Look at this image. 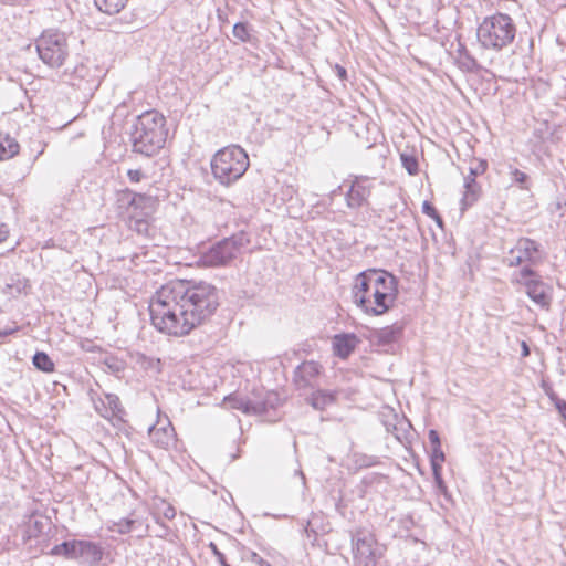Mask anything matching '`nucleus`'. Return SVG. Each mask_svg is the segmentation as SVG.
I'll return each instance as SVG.
<instances>
[{"label": "nucleus", "mask_w": 566, "mask_h": 566, "mask_svg": "<svg viewBox=\"0 0 566 566\" xmlns=\"http://www.w3.org/2000/svg\"><path fill=\"white\" fill-rule=\"evenodd\" d=\"M233 36L242 42H247L250 38L247 23L238 22L233 25Z\"/></svg>", "instance_id": "2f4dec72"}, {"label": "nucleus", "mask_w": 566, "mask_h": 566, "mask_svg": "<svg viewBox=\"0 0 566 566\" xmlns=\"http://www.w3.org/2000/svg\"><path fill=\"white\" fill-rule=\"evenodd\" d=\"M512 282L523 285L527 296L539 307L548 308L552 302L553 287L530 265L523 266L512 276Z\"/></svg>", "instance_id": "1a4fd4ad"}, {"label": "nucleus", "mask_w": 566, "mask_h": 566, "mask_svg": "<svg viewBox=\"0 0 566 566\" xmlns=\"http://www.w3.org/2000/svg\"><path fill=\"white\" fill-rule=\"evenodd\" d=\"M511 180L516 184L522 190L530 189V177L517 168L510 166Z\"/></svg>", "instance_id": "c85d7f7f"}, {"label": "nucleus", "mask_w": 566, "mask_h": 566, "mask_svg": "<svg viewBox=\"0 0 566 566\" xmlns=\"http://www.w3.org/2000/svg\"><path fill=\"white\" fill-rule=\"evenodd\" d=\"M136 523L137 521L133 518H120L114 522L113 525L109 526V530L119 534H128L134 530Z\"/></svg>", "instance_id": "c756f323"}, {"label": "nucleus", "mask_w": 566, "mask_h": 566, "mask_svg": "<svg viewBox=\"0 0 566 566\" xmlns=\"http://www.w3.org/2000/svg\"><path fill=\"white\" fill-rule=\"evenodd\" d=\"M402 167L408 171L409 175L415 176L418 174V160L413 155L402 153L400 155Z\"/></svg>", "instance_id": "7c9ffc66"}, {"label": "nucleus", "mask_w": 566, "mask_h": 566, "mask_svg": "<svg viewBox=\"0 0 566 566\" xmlns=\"http://www.w3.org/2000/svg\"><path fill=\"white\" fill-rule=\"evenodd\" d=\"M154 516L156 518V522L160 524V526L163 527L165 534H167L169 528L165 524L159 522V517L163 516L166 520H174L176 516V509L165 500H159L158 502L155 503Z\"/></svg>", "instance_id": "b1692460"}, {"label": "nucleus", "mask_w": 566, "mask_h": 566, "mask_svg": "<svg viewBox=\"0 0 566 566\" xmlns=\"http://www.w3.org/2000/svg\"><path fill=\"white\" fill-rule=\"evenodd\" d=\"M349 184L345 192L346 206L352 210H358L369 206V197L374 189L373 180L367 176H350L344 181Z\"/></svg>", "instance_id": "9d476101"}, {"label": "nucleus", "mask_w": 566, "mask_h": 566, "mask_svg": "<svg viewBox=\"0 0 566 566\" xmlns=\"http://www.w3.org/2000/svg\"><path fill=\"white\" fill-rule=\"evenodd\" d=\"M340 189H342V186H338V188L336 190H334L333 193L335 195Z\"/></svg>", "instance_id": "864d4df0"}, {"label": "nucleus", "mask_w": 566, "mask_h": 566, "mask_svg": "<svg viewBox=\"0 0 566 566\" xmlns=\"http://www.w3.org/2000/svg\"><path fill=\"white\" fill-rule=\"evenodd\" d=\"M488 169V163L483 159H473L469 166V174L464 177V195L462 205L464 207L472 206L478 201L481 187L476 182V177L483 175Z\"/></svg>", "instance_id": "4468645a"}, {"label": "nucleus", "mask_w": 566, "mask_h": 566, "mask_svg": "<svg viewBox=\"0 0 566 566\" xmlns=\"http://www.w3.org/2000/svg\"><path fill=\"white\" fill-rule=\"evenodd\" d=\"M34 530H36L39 533L42 532V522L41 521H34L33 523Z\"/></svg>", "instance_id": "09e8293b"}, {"label": "nucleus", "mask_w": 566, "mask_h": 566, "mask_svg": "<svg viewBox=\"0 0 566 566\" xmlns=\"http://www.w3.org/2000/svg\"><path fill=\"white\" fill-rule=\"evenodd\" d=\"M522 346H523V353H522V355H523L524 357L528 356V355H530V349H528V347H527L526 343H525V342H523V343H522Z\"/></svg>", "instance_id": "8fccbe9b"}, {"label": "nucleus", "mask_w": 566, "mask_h": 566, "mask_svg": "<svg viewBox=\"0 0 566 566\" xmlns=\"http://www.w3.org/2000/svg\"><path fill=\"white\" fill-rule=\"evenodd\" d=\"M148 436L154 446L164 450H168L176 441L175 429L168 420L165 423L158 420L156 424L150 426Z\"/></svg>", "instance_id": "dca6fc26"}, {"label": "nucleus", "mask_w": 566, "mask_h": 566, "mask_svg": "<svg viewBox=\"0 0 566 566\" xmlns=\"http://www.w3.org/2000/svg\"><path fill=\"white\" fill-rule=\"evenodd\" d=\"M245 558L258 566H272L268 560L263 559L258 553L249 551Z\"/></svg>", "instance_id": "f704fd0d"}, {"label": "nucleus", "mask_w": 566, "mask_h": 566, "mask_svg": "<svg viewBox=\"0 0 566 566\" xmlns=\"http://www.w3.org/2000/svg\"><path fill=\"white\" fill-rule=\"evenodd\" d=\"M353 553L356 566H368L375 559V536L367 531H357L352 535Z\"/></svg>", "instance_id": "ddd939ff"}, {"label": "nucleus", "mask_w": 566, "mask_h": 566, "mask_svg": "<svg viewBox=\"0 0 566 566\" xmlns=\"http://www.w3.org/2000/svg\"><path fill=\"white\" fill-rule=\"evenodd\" d=\"M431 460H434L437 462H443L444 461V453H443V451L441 449V446L432 447L431 448L430 461Z\"/></svg>", "instance_id": "4c0bfd02"}, {"label": "nucleus", "mask_w": 566, "mask_h": 566, "mask_svg": "<svg viewBox=\"0 0 566 566\" xmlns=\"http://www.w3.org/2000/svg\"><path fill=\"white\" fill-rule=\"evenodd\" d=\"M219 300L217 287L205 281H170L150 300L151 324L170 336L187 335L213 315Z\"/></svg>", "instance_id": "f257e3e1"}, {"label": "nucleus", "mask_w": 566, "mask_h": 566, "mask_svg": "<svg viewBox=\"0 0 566 566\" xmlns=\"http://www.w3.org/2000/svg\"><path fill=\"white\" fill-rule=\"evenodd\" d=\"M9 235V228L6 223L0 222V243L6 241Z\"/></svg>", "instance_id": "37998d69"}, {"label": "nucleus", "mask_w": 566, "mask_h": 566, "mask_svg": "<svg viewBox=\"0 0 566 566\" xmlns=\"http://www.w3.org/2000/svg\"><path fill=\"white\" fill-rule=\"evenodd\" d=\"M249 165L245 150L238 145H231L214 154L211 159V171L221 185L229 186L244 175Z\"/></svg>", "instance_id": "20e7f679"}, {"label": "nucleus", "mask_w": 566, "mask_h": 566, "mask_svg": "<svg viewBox=\"0 0 566 566\" xmlns=\"http://www.w3.org/2000/svg\"><path fill=\"white\" fill-rule=\"evenodd\" d=\"M166 119L157 111L136 117L130 133L133 153L150 158L159 154L167 139Z\"/></svg>", "instance_id": "7ed1b4c3"}, {"label": "nucleus", "mask_w": 566, "mask_h": 566, "mask_svg": "<svg viewBox=\"0 0 566 566\" xmlns=\"http://www.w3.org/2000/svg\"><path fill=\"white\" fill-rule=\"evenodd\" d=\"M209 547L212 552V554L216 556L218 563L221 565V566H230L228 563H227V559H226V556L222 552L219 551L218 546L211 542L209 544Z\"/></svg>", "instance_id": "e433bc0d"}, {"label": "nucleus", "mask_w": 566, "mask_h": 566, "mask_svg": "<svg viewBox=\"0 0 566 566\" xmlns=\"http://www.w3.org/2000/svg\"><path fill=\"white\" fill-rule=\"evenodd\" d=\"M29 287L30 285L27 279L12 276L10 277V281L3 286L2 293L10 297H17L22 293H27Z\"/></svg>", "instance_id": "4be33fe9"}, {"label": "nucleus", "mask_w": 566, "mask_h": 566, "mask_svg": "<svg viewBox=\"0 0 566 566\" xmlns=\"http://www.w3.org/2000/svg\"><path fill=\"white\" fill-rule=\"evenodd\" d=\"M321 370L322 366L318 363L304 361L294 369L293 384L297 389L314 388Z\"/></svg>", "instance_id": "2eb2a0df"}, {"label": "nucleus", "mask_w": 566, "mask_h": 566, "mask_svg": "<svg viewBox=\"0 0 566 566\" xmlns=\"http://www.w3.org/2000/svg\"><path fill=\"white\" fill-rule=\"evenodd\" d=\"M279 397L274 392H268L262 400H250L244 397L230 395L224 399V403L231 409L241 410L245 415H265L270 409H274Z\"/></svg>", "instance_id": "f8f14e48"}, {"label": "nucleus", "mask_w": 566, "mask_h": 566, "mask_svg": "<svg viewBox=\"0 0 566 566\" xmlns=\"http://www.w3.org/2000/svg\"><path fill=\"white\" fill-rule=\"evenodd\" d=\"M128 0H94L96 8L106 14H116L125 8Z\"/></svg>", "instance_id": "bb28decb"}, {"label": "nucleus", "mask_w": 566, "mask_h": 566, "mask_svg": "<svg viewBox=\"0 0 566 566\" xmlns=\"http://www.w3.org/2000/svg\"><path fill=\"white\" fill-rule=\"evenodd\" d=\"M432 219L436 221V223H437L440 228H442V226H443V220H442V218L440 217V214H439V213H437L436 216H433V218H432Z\"/></svg>", "instance_id": "de8ad7c7"}, {"label": "nucleus", "mask_w": 566, "mask_h": 566, "mask_svg": "<svg viewBox=\"0 0 566 566\" xmlns=\"http://www.w3.org/2000/svg\"><path fill=\"white\" fill-rule=\"evenodd\" d=\"M428 439L431 444V448L441 446L440 437L437 430L430 429L428 432Z\"/></svg>", "instance_id": "ea45409f"}, {"label": "nucleus", "mask_w": 566, "mask_h": 566, "mask_svg": "<svg viewBox=\"0 0 566 566\" xmlns=\"http://www.w3.org/2000/svg\"><path fill=\"white\" fill-rule=\"evenodd\" d=\"M297 473H298V474H300V476L302 478L303 483H305V476H304L303 472H302V471H298Z\"/></svg>", "instance_id": "603ef678"}, {"label": "nucleus", "mask_w": 566, "mask_h": 566, "mask_svg": "<svg viewBox=\"0 0 566 566\" xmlns=\"http://www.w3.org/2000/svg\"><path fill=\"white\" fill-rule=\"evenodd\" d=\"M359 343L355 334H337L333 338V348L336 356L347 358L357 347Z\"/></svg>", "instance_id": "6ab92c4d"}, {"label": "nucleus", "mask_w": 566, "mask_h": 566, "mask_svg": "<svg viewBox=\"0 0 566 566\" xmlns=\"http://www.w3.org/2000/svg\"><path fill=\"white\" fill-rule=\"evenodd\" d=\"M20 146L9 135L0 133V160H8L19 153Z\"/></svg>", "instance_id": "5701e85b"}, {"label": "nucleus", "mask_w": 566, "mask_h": 566, "mask_svg": "<svg viewBox=\"0 0 566 566\" xmlns=\"http://www.w3.org/2000/svg\"><path fill=\"white\" fill-rule=\"evenodd\" d=\"M539 244L530 238H520L514 248H512L507 255L503 259V263L510 268L518 266L524 262L531 265H537L542 262L538 256Z\"/></svg>", "instance_id": "9b49d317"}, {"label": "nucleus", "mask_w": 566, "mask_h": 566, "mask_svg": "<svg viewBox=\"0 0 566 566\" xmlns=\"http://www.w3.org/2000/svg\"><path fill=\"white\" fill-rule=\"evenodd\" d=\"M34 367L43 373L54 371L55 365L51 357L44 352H36L32 357Z\"/></svg>", "instance_id": "cd10ccee"}, {"label": "nucleus", "mask_w": 566, "mask_h": 566, "mask_svg": "<svg viewBox=\"0 0 566 566\" xmlns=\"http://www.w3.org/2000/svg\"><path fill=\"white\" fill-rule=\"evenodd\" d=\"M95 410L105 419H122L125 413L120 400L115 394H105L103 398L94 400Z\"/></svg>", "instance_id": "f3484780"}, {"label": "nucleus", "mask_w": 566, "mask_h": 566, "mask_svg": "<svg viewBox=\"0 0 566 566\" xmlns=\"http://www.w3.org/2000/svg\"><path fill=\"white\" fill-rule=\"evenodd\" d=\"M465 57H467V61H468V62L465 63V65L468 66V69H473V67H475V66H476V61H475L473 57H471V56H469V55H467Z\"/></svg>", "instance_id": "a18cd8bd"}, {"label": "nucleus", "mask_w": 566, "mask_h": 566, "mask_svg": "<svg viewBox=\"0 0 566 566\" xmlns=\"http://www.w3.org/2000/svg\"><path fill=\"white\" fill-rule=\"evenodd\" d=\"M401 334L402 327L398 324H394L376 331L374 338L378 345H389L395 343Z\"/></svg>", "instance_id": "412c9836"}, {"label": "nucleus", "mask_w": 566, "mask_h": 566, "mask_svg": "<svg viewBox=\"0 0 566 566\" xmlns=\"http://www.w3.org/2000/svg\"><path fill=\"white\" fill-rule=\"evenodd\" d=\"M76 552H77V539L65 541L59 545H55L51 551L50 555L52 556H63L66 559H75L76 560Z\"/></svg>", "instance_id": "393cba45"}, {"label": "nucleus", "mask_w": 566, "mask_h": 566, "mask_svg": "<svg viewBox=\"0 0 566 566\" xmlns=\"http://www.w3.org/2000/svg\"><path fill=\"white\" fill-rule=\"evenodd\" d=\"M441 463L442 462H437L434 460H431L430 461V464H431V469H432V473H433V479H437V478H440L442 476V473H441Z\"/></svg>", "instance_id": "79ce46f5"}, {"label": "nucleus", "mask_w": 566, "mask_h": 566, "mask_svg": "<svg viewBox=\"0 0 566 566\" xmlns=\"http://www.w3.org/2000/svg\"><path fill=\"white\" fill-rule=\"evenodd\" d=\"M549 398L554 402L563 420L566 422V401L558 398L555 394L549 395Z\"/></svg>", "instance_id": "473e14b6"}, {"label": "nucleus", "mask_w": 566, "mask_h": 566, "mask_svg": "<svg viewBox=\"0 0 566 566\" xmlns=\"http://www.w3.org/2000/svg\"><path fill=\"white\" fill-rule=\"evenodd\" d=\"M127 177L130 182H139L143 179L144 174L140 169H129L127 171Z\"/></svg>", "instance_id": "58836bf2"}, {"label": "nucleus", "mask_w": 566, "mask_h": 566, "mask_svg": "<svg viewBox=\"0 0 566 566\" xmlns=\"http://www.w3.org/2000/svg\"><path fill=\"white\" fill-rule=\"evenodd\" d=\"M105 365L113 371V373H119L124 369L123 361L114 358V357H107L105 358Z\"/></svg>", "instance_id": "c9c22d12"}, {"label": "nucleus", "mask_w": 566, "mask_h": 566, "mask_svg": "<svg viewBox=\"0 0 566 566\" xmlns=\"http://www.w3.org/2000/svg\"><path fill=\"white\" fill-rule=\"evenodd\" d=\"M516 27L509 14L496 13L484 18L476 31V36L482 48L501 51L509 46L515 39Z\"/></svg>", "instance_id": "39448f33"}, {"label": "nucleus", "mask_w": 566, "mask_h": 566, "mask_svg": "<svg viewBox=\"0 0 566 566\" xmlns=\"http://www.w3.org/2000/svg\"><path fill=\"white\" fill-rule=\"evenodd\" d=\"M104 552L101 545L90 542L77 539L76 560L84 565H95L103 558Z\"/></svg>", "instance_id": "a211bd4d"}, {"label": "nucleus", "mask_w": 566, "mask_h": 566, "mask_svg": "<svg viewBox=\"0 0 566 566\" xmlns=\"http://www.w3.org/2000/svg\"><path fill=\"white\" fill-rule=\"evenodd\" d=\"M83 69H84L83 66H81V67H77V66H76V67H74L73 72H74V73H78V77H83L84 75L81 73V71H82Z\"/></svg>", "instance_id": "3c124183"}, {"label": "nucleus", "mask_w": 566, "mask_h": 566, "mask_svg": "<svg viewBox=\"0 0 566 566\" xmlns=\"http://www.w3.org/2000/svg\"><path fill=\"white\" fill-rule=\"evenodd\" d=\"M13 332H14V329H3V331H0V340L2 338H4L6 336L11 335Z\"/></svg>", "instance_id": "49530a36"}, {"label": "nucleus", "mask_w": 566, "mask_h": 566, "mask_svg": "<svg viewBox=\"0 0 566 566\" xmlns=\"http://www.w3.org/2000/svg\"><path fill=\"white\" fill-rule=\"evenodd\" d=\"M35 48L40 60L50 69L65 67L72 56L69 36L65 32L56 29L44 30L35 40Z\"/></svg>", "instance_id": "423d86ee"}, {"label": "nucleus", "mask_w": 566, "mask_h": 566, "mask_svg": "<svg viewBox=\"0 0 566 566\" xmlns=\"http://www.w3.org/2000/svg\"><path fill=\"white\" fill-rule=\"evenodd\" d=\"M422 212L430 218H433V216H436L438 213L437 209L429 201H423Z\"/></svg>", "instance_id": "a19ab883"}, {"label": "nucleus", "mask_w": 566, "mask_h": 566, "mask_svg": "<svg viewBox=\"0 0 566 566\" xmlns=\"http://www.w3.org/2000/svg\"><path fill=\"white\" fill-rule=\"evenodd\" d=\"M352 294L354 303L365 313L379 316L394 306L398 281L385 270L369 269L356 276Z\"/></svg>", "instance_id": "f03ea898"}, {"label": "nucleus", "mask_w": 566, "mask_h": 566, "mask_svg": "<svg viewBox=\"0 0 566 566\" xmlns=\"http://www.w3.org/2000/svg\"><path fill=\"white\" fill-rule=\"evenodd\" d=\"M120 200H126L129 205V229L138 234H147L149 231L148 218L155 210V198L126 190Z\"/></svg>", "instance_id": "6e6552de"}, {"label": "nucleus", "mask_w": 566, "mask_h": 566, "mask_svg": "<svg viewBox=\"0 0 566 566\" xmlns=\"http://www.w3.org/2000/svg\"><path fill=\"white\" fill-rule=\"evenodd\" d=\"M436 490L439 495H443L447 501H451V495L442 476L434 479Z\"/></svg>", "instance_id": "72a5a7b5"}, {"label": "nucleus", "mask_w": 566, "mask_h": 566, "mask_svg": "<svg viewBox=\"0 0 566 566\" xmlns=\"http://www.w3.org/2000/svg\"><path fill=\"white\" fill-rule=\"evenodd\" d=\"M554 132V125L549 124L547 120H538L534 127L533 136L536 143L543 144L553 137Z\"/></svg>", "instance_id": "a878e982"}, {"label": "nucleus", "mask_w": 566, "mask_h": 566, "mask_svg": "<svg viewBox=\"0 0 566 566\" xmlns=\"http://www.w3.org/2000/svg\"><path fill=\"white\" fill-rule=\"evenodd\" d=\"M335 71H336V74L337 76L340 78V80H345L346 76H347V71L339 66L338 64L335 65Z\"/></svg>", "instance_id": "c03bdc74"}, {"label": "nucleus", "mask_w": 566, "mask_h": 566, "mask_svg": "<svg viewBox=\"0 0 566 566\" xmlns=\"http://www.w3.org/2000/svg\"><path fill=\"white\" fill-rule=\"evenodd\" d=\"M307 401L314 409L324 410L336 401V392L318 389L311 395Z\"/></svg>", "instance_id": "aec40b11"}, {"label": "nucleus", "mask_w": 566, "mask_h": 566, "mask_svg": "<svg viewBox=\"0 0 566 566\" xmlns=\"http://www.w3.org/2000/svg\"><path fill=\"white\" fill-rule=\"evenodd\" d=\"M250 242L244 232L224 238L210 247L201 256L200 262L205 266L218 268L228 265L241 249Z\"/></svg>", "instance_id": "0eeeda50"}]
</instances>
